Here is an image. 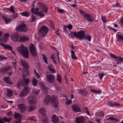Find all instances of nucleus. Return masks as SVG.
<instances>
[{
  "label": "nucleus",
  "instance_id": "3c124183",
  "mask_svg": "<svg viewBox=\"0 0 123 123\" xmlns=\"http://www.w3.org/2000/svg\"><path fill=\"white\" fill-rule=\"evenodd\" d=\"M7 9L8 10H9L11 12H14L15 11L14 10V7L13 6H11V8L10 9Z\"/></svg>",
  "mask_w": 123,
  "mask_h": 123
},
{
  "label": "nucleus",
  "instance_id": "20e7f679",
  "mask_svg": "<svg viewBox=\"0 0 123 123\" xmlns=\"http://www.w3.org/2000/svg\"><path fill=\"white\" fill-rule=\"evenodd\" d=\"M85 31L80 30L79 31H76L70 32V35L71 38H73L74 37H75L80 38L81 39H84L85 36Z\"/></svg>",
  "mask_w": 123,
  "mask_h": 123
},
{
  "label": "nucleus",
  "instance_id": "1a4fd4ad",
  "mask_svg": "<svg viewBox=\"0 0 123 123\" xmlns=\"http://www.w3.org/2000/svg\"><path fill=\"white\" fill-rule=\"evenodd\" d=\"M28 101L31 104H34L36 102V99L33 95H30L27 98Z\"/></svg>",
  "mask_w": 123,
  "mask_h": 123
},
{
  "label": "nucleus",
  "instance_id": "c03bdc74",
  "mask_svg": "<svg viewBox=\"0 0 123 123\" xmlns=\"http://www.w3.org/2000/svg\"><path fill=\"white\" fill-rule=\"evenodd\" d=\"M2 119L5 122H9L11 119V118H6V117H4Z\"/></svg>",
  "mask_w": 123,
  "mask_h": 123
},
{
  "label": "nucleus",
  "instance_id": "680f3d73",
  "mask_svg": "<svg viewBox=\"0 0 123 123\" xmlns=\"http://www.w3.org/2000/svg\"><path fill=\"white\" fill-rule=\"evenodd\" d=\"M101 18L103 22L104 23L105 22H106V17H102Z\"/></svg>",
  "mask_w": 123,
  "mask_h": 123
},
{
  "label": "nucleus",
  "instance_id": "603ef678",
  "mask_svg": "<svg viewBox=\"0 0 123 123\" xmlns=\"http://www.w3.org/2000/svg\"><path fill=\"white\" fill-rule=\"evenodd\" d=\"M84 109L86 111V113H87V115H89V112L88 109L87 107H84Z\"/></svg>",
  "mask_w": 123,
  "mask_h": 123
},
{
  "label": "nucleus",
  "instance_id": "a211bd4d",
  "mask_svg": "<svg viewBox=\"0 0 123 123\" xmlns=\"http://www.w3.org/2000/svg\"><path fill=\"white\" fill-rule=\"evenodd\" d=\"M83 17H85L87 20L90 22H92L93 21V19L91 18L92 17L88 14L86 13Z\"/></svg>",
  "mask_w": 123,
  "mask_h": 123
},
{
  "label": "nucleus",
  "instance_id": "338daca9",
  "mask_svg": "<svg viewBox=\"0 0 123 123\" xmlns=\"http://www.w3.org/2000/svg\"><path fill=\"white\" fill-rule=\"evenodd\" d=\"M40 90H36L35 91V94L38 95L39 94Z\"/></svg>",
  "mask_w": 123,
  "mask_h": 123
},
{
  "label": "nucleus",
  "instance_id": "f3484780",
  "mask_svg": "<svg viewBox=\"0 0 123 123\" xmlns=\"http://www.w3.org/2000/svg\"><path fill=\"white\" fill-rule=\"evenodd\" d=\"M80 93L83 96H86L88 94L87 91L85 89H80L79 91Z\"/></svg>",
  "mask_w": 123,
  "mask_h": 123
},
{
  "label": "nucleus",
  "instance_id": "79ce46f5",
  "mask_svg": "<svg viewBox=\"0 0 123 123\" xmlns=\"http://www.w3.org/2000/svg\"><path fill=\"white\" fill-rule=\"evenodd\" d=\"M107 121H109V120H110L112 121L115 120L116 121L115 122L117 123V122H119V120H118L116 118H114L113 117H109L106 119Z\"/></svg>",
  "mask_w": 123,
  "mask_h": 123
},
{
  "label": "nucleus",
  "instance_id": "4468645a",
  "mask_svg": "<svg viewBox=\"0 0 123 123\" xmlns=\"http://www.w3.org/2000/svg\"><path fill=\"white\" fill-rule=\"evenodd\" d=\"M0 45L3 47L5 49H9L11 50V51L12 52H14L12 50V47L8 45H6L0 43Z\"/></svg>",
  "mask_w": 123,
  "mask_h": 123
},
{
  "label": "nucleus",
  "instance_id": "f03ea898",
  "mask_svg": "<svg viewBox=\"0 0 123 123\" xmlns=\"http://www.w3.org/2000/svg\"><path fill=\"white\" fill-rule=\"evenodd\" d=\"M44 102L47 104L49 103H52L53 105L55 108H56L58 106L59 102L57 97L55 95L51 96L47 95L44 99Z\"/></svg>",
  "mask_w": 123,
  "mask_h": 123
},
{
  "label": "nucleus",
  "instance_id": "bb28decb",
  "mask_svg": "<svg viewBox=\"0 0 123 123\" xmlns=\"http://www.w3.org/2000/svg\"><path fill=\"white\" fill-rule=\"evenodd\" d=\"M45 109L43 108H41L39 109L38 110V112L39 113L44 116H45Z\"/></svg>",
  "mask_w": 123,
  "mask_h": 123
},
{
  "label": "nucleus",
  "instance_id": "f257e3e1",
  "mask_svg": "<svg viewBox=\"0 0 123 123\" xmlns=\"http://www.w3.org/2000/svg\"><path fill=\"white\" fill-rule=\"evenodd\" d=\"M38 7L39 9H41L42 10L39 11V9L37 7L35 9V10L36 11L35 12H34V14L35 15H37L38 16L41 17H43L44 16V14L43 12L45 13L47 12L49 8L45 4L38 2Z\"/></svg>",
  "mask_w": 123,
  "mask_h": 123
},
{
  "label": "nucleus",
  "instance_id": "473e14b6",
  "mask_svg": "<svg viewBox=\"0 0 123 123\" xmlns=\"http://www.w3.org/2000/svg\"><path fill=\"white\" fill-rule=\"evenodd\" d=\"M62 80V77L61 75L59 74H57V80L60 83H61V81Z\"/></svg>",
  "mask_w": 123,
  "mask_h": 123
},
{
  "label": "nucleus",
  "instance_id": "5701e85b",
  "mask_svg": "<svg viewBox=\"0 0 123 123\" xmlns=\"http://www.w3.org/2000/svg\"><path fill=\"white\" fill-rule=\"evenodd\" d=\"M12 68V67L11 66H9L8 67L1 69V72L4 73L10 70Z\"/></svg>",
  "mask_w": 123,
  "mask_h": 123
},
{
  "label": "nucleus",
  "instance_id": "09e8293b",
  "mask_svg": "<svg viewBox=\"0 0 123 123\" xmlns=\"http://www.w3.org/2000/svg\"><path fill=\"white\" fill-rule=\"evenodd\" d=\"M18 17V15L17 13L14 14L13 16H11V18L12 19V20L15 19Z\"/></svg>",
  "mask_w": 123,
  "mask_h": 123
},
{
  "label": "nucleus",
  "instance_id": "c756f323",
  "mask_svg": "<svg viewBox=\"0 0 123 123\" xmlns=\"http://www.w3.org/2000/svg\"><path fill=\"white\" fill-rule=\"evenodd\" d=\"M23 83L22 80H19L17 83V86L19 88L23 85Z\"/></svg>",
  "mask_w": 123,
  "mask_h": 123
},
{
  "label": "nucleus",
  "instance_id": "e433bc0d",
  "mask_svg": "<svg viewBox=\"0 0 123 123\" xmlns=\"http://www.w3.org/2000/svg\"><path fill=\"white\" fill-rule=\"evenodd\" d=\"M23 80L25 85H29L30 82V80L28 79H24Z\"/></svg>",
  "mask_w": 123,
  "mask_h": 123
},
{
  "label": "nucleus",
  "instance_id": "864d4df0",
  "mask_svg": "<svg viewBox=\"0 0 123 123\" xmlns=\"http://www.w3.org/2000/svg\"><path fill=\"white\" fill-rule=\"evenodd\" d=\"M34 73L35 74L36 77L38 79H39L40 78V76L38 74L37 72L35 70L34 71Z\"/></svg>",
  "mask_w": 123,
  "mask_h": 123
},
{
  "label": "nucleus",
  "instance_id": "9d476101",
  "mask_svg": "<svg viewBox=\"0 0 123 123\" xmlns=\"http://www.w3.org/2000/svg\"><path fill=\"white\" fill-rule=\"evenodd\" d=\"M18 109L21 112H25L26 109V106L24 104H20L18 105Z\"/></svg>",
  "mask_w": 123,
  "mask_h": 123
},
{
  "label": "nucleus",
  "instance_id": "de8ad7c7",
  "mask_svg": "<svg viewBox=\"0 0 123 123\" xmlns=\"http://www.w3.org/2000/svg\"><path fill=\"white\" fill-rule=\"evenodd\" d=\"M110 56L114 59H117L118 58V57L117 56L115 55L114 54L112 53H110Z\"/></svg>",
  "mask_w": 123,
  "mask_h": 123
},
{
  "label": "nucleus",
  "instance_id": "423d86ee",
  "mask_svg": "<svg viewBox=\"0 0 123 123\" xmlns=\"http://www.w3.org/2000/svg\"><path fill=\"white\" fill-rule=\"evenodd\" d=\"M30 52L31 55L34 57L37 56V50L36 46L33 43L31 44L29 46Z\"/></svg>",
  "mask_w": 123,
  "mask_h": 123
},
{
  "label": "nucleus",
  "instance_id": "ddd939ff",
  "mask_svg": "<svg viewBox=\"0 0 123 123\" xmlns=\"http://www.w3.org/2000/svg\"><path fill=\"white\" fill-rule=\"evenodd\" d=\"M19 35L17 34H15L12 35L11 36L12 39L14 42L18 41H19Z\"/></svg>",
  "mask_w": 123,
  "mask_h": 123
},
{
  "label": "nucleus",
  "instance_id": "e2e57ef3",
  "mask_svg": "<svg viewBox=\"0 0 123 123\" xmlns=\"http://www.w3.org/2000/svg\"><path fill=\"white\" fill-rule=\"evenodd\" d=\"M72 101L71 100H70L69 101H68L66 102V104L67 105H70L72 103Z\"/></svg>",
  "mask_w": 123,
  "mask_h": 123
},
{
  "label": "nucleus",
  "instance_id": "2f4dec72",
  "mask_svg": "<svg viewBox=\"0 0 123 123\" xmlns=\"http://www.w3.org/2000/svg\"><path fill=\"white\" fill-rule=\"evenodd\" d=\"M51 58L54 64L55 65L57 63L56 61V58L54 54H53L51 55Z\"/></svg>",
  "mask_w": 123,
  "mask_h": 123
},
{
  "label": "nucleus",
  "instance_id": "58836bf2",
  "mask_svg": "<svg viewBox=\"0 0 123 123\" xmlns=\"http://www.w3.org/2000/svg\"><path fill=\"white\" fill-rule=\"evenodd\" d=\"M14 117L15 118H21V115L15 112Z\"/></svg>",
  "mask_w": 123,
  "mask_h": 123
},
{
  "label": "nucleus",
  "instance_id": "393cba45",
  "mask_svg": "<svg viewBox=\"0 0 123 123\" xmlns=\"http://www.w3.org/2000/svg\"><path fill=\"white\" fill-rule=\"evenodd\" d=\"M37 80L35 78H33L32 81L31 82L32 85L34 86H36L37 83Z\"/></svg>",
  "mask_w": 123,
  "mask_h": 123
},
{
  "label": "nucleus",
  "instance_id": "72a5a7b5",
  "mask_svg": "<svg viewBox=\"0 0 123 123\" xmlns=\"http://www.w3.org/2000/svg\"><path fill=\"white\" fill-rule=\"evenodd\" d=\"M31 22H34L37 19L36 17L34 14H32L31 16Z\"/></svg>",
  "mask_w": 123,
  "mask_h": 123
},
{
  "label": "nucleus",
  "instance_id": "c9c22d12",
  "mask_svg": "<svg viewBox=\"0 0 123 123\" xmlns=\"http://www.w3.org/2000/svg\"><path fill=\"white\" fill-rule=\"evenodd\" d=\"M36 108V107L34 106L31 105L28 108V111L30 112L31 111H33Z\"/></svg>",
  "mask_w": 123,
  "mask_h": 123
},
{
  "label": "nucleus",
  "instance_id": "412c9836",
  "mask_svg": "<svg viewBox=\"0 0 123 123\" xmlns=\"http://www.w3.org/2000/svg\"><path fill=\"white\" fill-rule=\"evenodd\" d=\"M4 81L8 84H12V83L11 82L9 77H6L3 79Z\"/></svg>",
  "mask_w": 123,
  "mask_h": 123
},
{
  "label": "nucleus",
  "instance_id": "13d9d810",
  "mask_svg": "<svg viewBox=\"0 0 123 123\" xmlns=\"http://www.w3.org/2000/svg\"><path fill=\"white\" fill-rule=\"evenodd\" d=\"M48 121V118L46 117L42 121V122L43 123H47Z\"/></svg>",
  "mask_w": 123,
  "mask_h": 123
},
{
  "label": "nucleus",
  "instance_id": "2eb2a0df",
  "mask_svg": "<svg viewBox=\"0 0 123 123\" xmlns=\"http://www.w3.org/2000/svg\"><path fill=\"white\" fill-rule=\"evenodd\" d=\"M76 121L77 123H84L85 119L83 117H77Z\"/></svg>",
  "mask_w": 123,
  "mask_h": 123
},
{
  "label": "nucleus",
  "instance_id": "aec40b11",
  "mask_svg": "<svg viewBox=\"0 0 123 123\" xmlns=\"http://www.w3.org/2000/svg\"><path fill=\"white\" fill-rule=\"evenodd\" d=\"M29 40V38L25 36L21 37L19 40L20 42H23L28 41Z\"/></svg>",
  "mask_w": 123,
  "mask_h": 123
},
{
  "label": "nucleus",
  "instance_id": "7ed1b4c3",
  "mask_svg": "<svg viewBox=\"0 0 123 123\" xmlns=\"http://www.w3.org/2000/svg\"><path fill=\"white\" fill-rule=\"evenodd\" d=\"M18 50L19 52L25 58L28 59L29 57V52L27 48L21 45L20 47L18 48Z\"/></svg>",
  "mask_w": 123,
  "mask_h": 123
},
{
  "label": "nucleus",
  "instance_id": "ea45409f",
  "mask_svg": "<svg viewBox=\"0 0 123 123\" xmlns=\"http://www.w3.org/2000/svg\"><path fill=\"white\" fill-rule=\"evenodd\" d=\"M42 56L43 57V59L44 61L46 64H48V62L47 61V57L46 55L44 54H42Z\"/></svg>",
  "mask_w": 123,
  "mask_h": 123
},
{
  "label": "nucleus",
  "instance_id": "7c9ffc66",
  "mask_svg": "<svg viewBox=\"0 0 123 123\" xmlns=\"http://www.w3.org/2000/svg\"><path fill=\"white\" fill-rule=\"evenodd\" d=\"M30 13L27 12H22L21 13V15L24 17H28L30 15Z\"/></svg>",
  "mask_w": 123,
  "mask_h": 123
},
{
  "label": "nucleus",
  "instance_id": "f704fd0d",
  "mask_svg": "<svg viewBox=\"0 0 123 123\" xmlns=\"http://www.w3.org/2000/svg\"><path fill=\"white\" fill-rule=\"evenodd\" d=\"M22 91L24 92L25 94H26V95H27L28 93L29 92L28 88L27 87H25L24 88L23 90Z\"/></svg>",
  "mask_w": 123,
  "mask_h": 123
},
{
  "label": "nucleus",
  "instance_id": "6e6d98bb",
  "mask_svg": "<svg viewBox=\"0 0 123 123\" xmlns=\"http://www.w3.org/2000/svg\"><path fill=\"white\" fill-rule=\"evenodd\" d=\"M7 59L6 57H4L3 56L0 55V61H1L3 60H6Z\"/></svg>",
  "mask_w": 123,
  "mask_h": 123
},
{
  "label": "nucleus",
  "instance_id": "c85d7f7f",
  "mask_svg": "<svg viewBox=\"0 0 123 123\" xmlns=\"http://www.w3.org/2000/svg\"><path fill=\"white\" fill-rule=\"evenodd\" d=\"M47 67L49 71L52 73H54L55 72V70L52 68L51 66L49 65Z\"/></svg>",
  "mask_w": 123,
  "mask_h": 123
},
{
  "label": "nucleus",
  "instance_id": "37998d69",
  "mask_svg": "<svg viewBox=\"0 0 123 123\" xmlns=\"http://www.w3.org/2000/svg\"><path fill=\"white\" fill-rule=\"evenodd\" d=\"M32 8H31V12H32L33 13H34V12H35L36 11L35 10V9L34 8L35 7V6L33 3L32 4Z\"/></svg>",
  "mask_w": 123,
  "mask_h": 123
},
{
  "label": "nucleus",
  "instance_id": "5fc2aeb1",
  "mask_svg": "<svg viewBox=\"0 0 123 123\" xmlns=\"http://www.w3.org/2000/svg\"><path fill=\"white\" fill-rule=\"evenodd\" d=\"M98 116L99 117H102L104 116V113L102 112H98Z\"/></svg>",
  "mask_w": 123,
  "mask_h": 123
},
{
  "label": "nucleus",
  "instance_id": "4be33fe9",
  "mask_svg": "<svg viewBox=\"0 0 123 123\" xmlns=\"http://www.w3.org/2000/svg\"><path fill=\"white\" fill-rule=\"evenodd\" d=\"M2 17L3 19L6 24L9 23L11 21V20L10 19L6 18L4 16H3Z\"/></svg>",
  "mask_w": 123,
  "mask_h": 123
},
{
  "label": "nucleus",
  "instance_id": "4d7b16f0",
  "mask_svg": "<svg viewBox=\"0 0 123 123\" xmlns=\"http://www.w3.org/2000/svg\"><path fill=\"white\" fill-rule=\"evenodd\" d=\"M109 105L110 107H113L114 106V104L111 101H109L108 102Z\"/></svg>",
  "mask_w": 123,
  "mask_h": 123
},
{
  "label": "nucleus",
  "instance_id": "a18cd8bd",
  "mask_svg": "<svg viewBox=\"0 0 123 123\" xmlns=\"http://www.w3.org/2000/svg\"><path fill=\"white\" fill-rule=\"evenodd\" d=\"M57 12H59L61 13H63L65 12V10L63 9H61L58 7L57 9Z\"/></svg>",
  "mask_w": 123,
  "mask_h": 123
},
{
  "label": "nucleus",
  "instance_id": "49530a36",
  "mask_svg": "<svg viewBox=\"0 0 123 123\" xmlns=\"http://www.w3.org/2000/svg\"><path fill=\"white\" fill-rule=\"evenodd\" d=\"M27 95L26 94H25L24 92L22 91L19 95V97H24Z\"/></svg>",
  "mask_w": 123,
  "mask_h": 123
},
{
  "label": "nucleus",
  "instance_id": "0eeeda50",
  "mask_svg": "<svg viewBox=\"0 0 123 123\" xmlns=\"http://www.w3.org/2000/svg\"><path fill=\"white\" fill-rule=\"evenodd\" d=\"M48 31V28L45 25L43 26L39 30V32L42 37H44L46 36Z\"/></svg>",
  "mask_w": 123,
  "mask_h": 123
},
{
  "label": "nucleus",
  "instance_id": "cd10ccee",
  "mask_svg": "<svg viewBox=\"0 0 123 123\" xmlns=\"http://www.w3.org/2000/svg\"><path fill=\"white\" fill-rule=\"evenodd\" d=\"M118 39L117 41L121 43L123 42V36L118 34L117 35Z\"/></svg>",
  "mask_w": 123,
  "mask_h": 123
},
{
  "label": "nucleus",
  "instance_id": "a878e982",
  "mask_svg": "<svg viewBox=\"0 0 123 123\" xmlns=\"http://www.w3.org/2000/svg\"><path fill=\"white\" fill-rule=\"evenodd\" d=\"M91 91L94 93H97L98 94H100L102 92V90L101 89L93 90L92 89H90Z\"/></svg>",
  "mask_w": 123,
  "mask_h": 123
},
{
  "label": "nucleus",
  "instance_id": "052dcab7",
  "mask_svg": "<svg viewBox=\"0 0 123 123\" xmlns=\"http://www.w3.org/2000/svg\"><path fill=\"white\" fill-rule=\"evenodd\" d=\"M42 88L43 89L44 91H46L47 90V88L45 87L43 84H42Z\"/></svg>",
  "mask_w": 123,
  "mask_h": 123
},
{
  "label": "nucleus",
  "instance_id": "a19ab883",
  "mask_svg": "<svg viewBox=\"0 0 123 123\" xmlns=\"http://www.w3.org/2000/svg\"><path fill=\"white\" fill-rule=\"evenodd\" d=\"M117 59L116 60V62H118L119 63H121L123 62V58H121V57H118Z\"/></svg>",
  "mask_w": 123,
  "mask_h": 123
},
{
  "label": "nucleus",
  "instance_id": "6e6552de",
  "mask_svg": "<svg viewBox=\"0 0 123 123\" xmlns=\"http://www.w3.org/2000/svg\"><path fill=\"white\" fill-rule=\"evenodd\" d=\"M46 78L47 82L53 83L55 82V75L52 74H47Z\"/></svg>",
  "mask_w": 123,
  "mask_h": 123
},
{
  "label": "nucleus",
  "instance_id": "f8f14e48",
  "mask_svg": "<svg viewBox=\"0 0 123 123\" xmlns=\"http://www.w3.org/2000/svg\"><path fill=\"white\" fill-rule=\"evenodd\" d=\"M22 66L28 69L29 68V66L27 62L24 59H21L20 60Z\"/></svg>",
  "mask_w": 123,
  "mask_h": 123
},
{
  "label": "nucleus",
  "instance_id": "dca6fc26",
  "mask_svg": "<svg viewBox=\"0 0 123 123\" xmlns=\"http://www.w3.org/2000/svg\"><path fill=\"white\" fill-rule=\"evenodd\" d=\"M9 36V34L8 33H7L5 34L4 37L1 38V40L2 42H6L8 41Z\"/></svg>",
  "mask_w": 123,
  "mask_h": 123
},
{
  "label": "nucleus",
  "instance_id": "6ab92c4d",
  "mask_svg": "<svg viewBox=\"0 0 123 123\" xmlns=\"http://www.w3.org/2000/svg\"><path fill=\"white\" fill-rule=\"evenodd\" d=\"M52 120L54 123H57L58 118L55 114H53L52 117Z\"/></svg>",
  "mask_w": 123,
  "mask_h": 123
},
{
  "label": "nucleus",
  "instance_id": "774afa93",
  "mask_svg": "<svg viewBox=\"0 0 123 123\" xmlns=\"http://www.w3.org/2000/svg\"><path fill=\"white\" fill-rule=\"evenodd\" d=\"M25 72L26 74L27 75L25 76H27V75H29V72L28 70V69L26 68V70L25 71Z\"/></svg>",
  "mask_w": 123,
  "mask_h": 123
},
{
  "label": "nucleus",
  "instance_id": "69168bd1",
  "mask_svg": "<svg viewBox=\"0 0 123 123\" xmlns=\"http://www.w3.org/2000/svg\"><path fill=\"white\" fill-rule=\"evenodd\" d=\"M80 14H81L82 15L84 16L86 14V13L83 12L81 10H80Z\"/></svg>",
  "mask_w": 123,
  "mask_h": 123
},
{
  "label": "nucleus",
  "instance_id": "0e129e2a",
  "mask_svg": "<svg viewBox=\"0 0 123 123\" xmlns=\"http://www.w3.org/2000/svg\"><path fill=\"white\" fill-rule=\"evenodd\" d=\"M71 57L72 59L73 60H77V57L75 56V55H72Z\"/></svg>",
  "mask_w": 123,
  "mask_h": 123
},
{
  "label": "nucleus",
  "instance_id": "39448f33",
  "mask_svg": "<svg viewBox=\"0 0 123 123\" xmlns=\"http://www.w3.org/2000/svg\"><path fill=\"white\" fill-rule=\"evenodd\" d=\"M16 30L18 32H25L28 30V28L25 24L24 23H22L16 28Z\"/></svg>",
  "mask_w": 123,
  "mask_h": 123
},
{
  "label": "nucleus",
  "instance_id": "bf43d9fd",
  "mask_svg": "<svg viewBox=\"0 0 123 123\" xmlns=\"http://www.w3.org/2000/svg\"><path fill=\"white\" fill-rule=\"evenodd\" d=\"M66 26H67V28L70 30H71L73 27L72 25L71 24H69L68 25H66Z\"/></svg>",
  "mask_w": 123,
  "mask_h": 123
},
{
  "label": "nucleus",
  "instance_id": "4c0bfd02",
  "mask_svg": "<svg viewBox=\"0 0 123 123\" xmlns=\"http://www.w3.org/2000/svg\"><path fill=\"white\" fill-rule=\"evenodd\" d=\"M85 37L84 38V39H86L88 41L91 42V37L90 35H87L86 36H85L84 37Z\"/></svg>",
  "mask_w": 123,
  "mask_h": 123
},
{
  "label": "nucleus",
  "instance_id": "b1692460",
  "mask_svg": "<svg viewBox=\"0 0 123 123\" xmlns=\"http://www.w3.org/2000/svg\"><path fill=\"white\" fill-rule=\"evenodd\" d=\"M13 95L12 91L11 90H8L7 92L6 96L8 97H11Z\"/></svg>",
  "mask_w": 123,
  "mask_h": 123
},
{
  "label": "nucleus",
  "instance_id": "8fccbe9b",
  "mask_svg": "<svg viewBox=\"0 0 123 123\" xmlns=\"http://www.w3.org/2000/svg\"><path fill=\"white\" fill-rule=\"evenodd\" d=\"M105 75V74L103 73H100L99 74V77L100 79L101 80H102V78Z\"/></svg>",
  "mask_w": 123,
  "mask_h": 123
},
{
  "label": "nucleus",
  "instance_id": "9b49d317",
  "mask_svg": "<svg viewBox=\"0 0 123 123\" xmlns=\"http://www.w3.org/2000/svg\"><path fill=\"white\" fill-rule=\"evenodd\" d=\"M72 108L73 111L76 113L81 111L80 109L77 105H73L72 106Z\"/></svg>",
  "mask_w": 123,
  "mask_h": 123
}]
</instances>
